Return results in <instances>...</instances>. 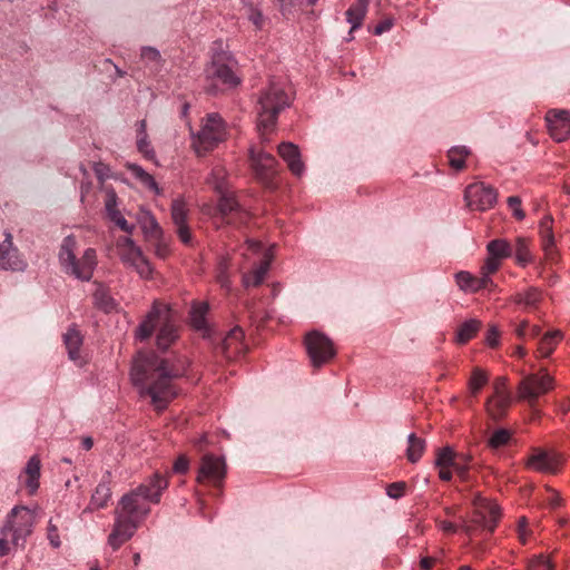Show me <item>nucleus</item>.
Instances as JSON below:
<instances>
[{
    "instance_id": "dca6fc26",
    "label": "nucleus",
    "mask_w": 570,
    "mask_h": 570,
    "mask_svg": "<svg viewBox=\"0 0 570 570\" xmlns=\"http://www.w3.org/2000/svg\"><path fill=\"white\" fill-rule=\"evenodd\" d=\"M4 239L0 243V269L22 272L27 267L26 261L19 255L17 247L13 246L12 235L4 233Z\"/></svg>"
},
{
    "instance_id": "338daca9",
    "label": "nucleus",
    "mask_w": 570,
    "mask_h": 570,
    "mask_svg": "<svg viewBox=\"0 0 570 570\" xmlns=\"http://www.w3.org/2000/svg\"><path fill=\"white\" fill-rule=\"evenodd\" d=\"M189 468V461L185 455H180L174 463L173 470L176 473H186Z\"/></svg>"
},
{
    "instance_id": "3c124183",
    "label": "nucleus",
    "mask_w": 570,
    "mask_h": 570,
    "mask_svg": "<svg viewBox=\"0 0 570 570\" xmlns=\"http://www.w3.org/2000/svg\"><path fill=\"white\" fill-rule=\"evenodd\" d=\"M510 440V433L505 429H499L491 435L489 444L492 448H500L505 445Z\"/></svg>"
},
{
    "instance_id": "bb28decb",
    "label": "nucleus",
    "mask_w": 570,
    "mask_h": 570,
    "mask_svg": "<svg viewBox=\"0 0 570 570\" xmlns=\"http://www.w3.org/2000/svg\"><path fill=\"white\" fill-rule=\"evenodd\" d=\"M371 0H356L345 12L346 21L351 24L348 33L352 35L362 26L367 13Z\"/></svg>"
},
{
    "instance_id": "412c9836",
    "label": "nucleus",
    "mask_w": 570,
    "mask_h": 570,
    "mask_svg": "<svg viewBox=\"0 0 570 570\" xmlns=\"http://www.w3.org/2000/svg\"><path fill=\"white\" fill-rule=\"evenodd\" d=\"M272 258V252H265L259 263L255 265L248 273H244L242 278L243 286L246 288L259 286L264 282L269 271Z\"/></svg>"
},
{
    "instance_id": "5fc2aeb1",
    "label": "nucleus",
    "mask_w": 570,
    "mask_h": 570,
    "mask_svg": "<svg viewBox=\"0 0 570 570\" xmlns=\"http://www.w3.org/2000/svg\"><path fill=\"white\" fill-rule=\"evenodd\" d=\"M508 206L512 210V215L518 220H522L525 217L523 209L521 208V199L518 196H510L508 198Z\"/></svg>"
},
{
    "instance_id": "de8ad7c7",
    "label": "nucleus",
    "mask_w": 570,
    "mask_h": 570,
    "mask_svg": "<svg viewBox=\"0 0 570 570\" xmlns=\"http://www.w3.org/2000/svg\"><path fill=\"white\" fill-rule=\"evenodd\" d=\"M543 568L544 570H554V563L543 554L533 556L528 562V570H539Z\"/></svg>"
},
{
    "instance_id": "e433bc0d",
    "label": "nucleus",
    "mask_w": 570,
    "mask_h": 570,
    "mask_svg": "<svg viewBox=\"0 0 570 570\" xmlns=\"http://www.w3.org/2000/svg\"><path fill=\"white\" fill-rule=\"evenodd\" d=\"M513 247V254L515 256V262L519 266H527L533 259V256L529 248V243L523 237H518L515 239V244Z\"/></svg>"
},
{
    "instance_id": "052dcab7",
    "label": "nucleus",
    "mask_w": 570,
    "mask_h": 570,
    "mask_svg": "<svg viewBox=\"0 0 570 570\" xmlns=\"http://www.w3.org/2000/svg\"><path fill=\"white\" fill-rule=\"evenodd\" d=\"M176 233H177L178 238L180 239V242L183 244H185V245H190L191 244L193 236H191V232L189 229V226L187 224L177 225L176 226Z\"/></svg>"
},
{
    "instance_id": "603ef678",
    "label": "nucleus",
    "mask_w": 570,
    "mask_h": 570,
    "mask_svg": "<svg viewBox=\"0 0 570 570\" xmlns=\"http://www.w3.org/2000/svg\"><path fill=\"white\" fill-rule=\"evenodd\" d=\"M108 218L122 232L127 233L128 235L132 234L135 226L129 224L119 210L109 215Z\"/></svg>"
},
{
    "instance_id": "4468645a",
    "label": "nucleus",
    "mask_w": 570,
    "mask_h": 570,
    "mask_svg": "<svg viewBox=\"0 0 570 570\" xmlns=\"http://www.w3.org/2000/svg\"><path fill=\"white\" fill-rule=\"evenodd\" d=\"M498 193L482 181L470 184L464 191L466 206L472 210H488L497 203Z\"/></svg>"
},
{
    "instance_id": "a19ab883",
    "label": "nucleus",
    "mask_w": 570,
    "mask_h": 570,
    "mask_svg": "<svg viewBox=\"0 0 570 570\" xmlns=\"http://www.w3.org/2000/svg\"><path fill=\"white\" fill-rule=\"evenodd\" d=\"M458 287L465 293H476L478 281L470 272L461 271L454 275Z\"/></svg>"
},
{
    "instance_id": "a18cd8bd",
    "label": "nucleus",
    "mask_w": 570,
    "mask_h": 570,
    "mask_svg": "<svg viewBox=\"0 0 570 570\" xmlns=\"http://www.w3.org/2000/svg\"><path fill=\"white\" fill-rule=\"evenodd\" d=\"M489 376L488 374L479 368L475 367L472 371L471 377L469 380V390L472 395H476L481 389L488 383Z\"/></svg>"
},
{
    "instance_id": "37998d69",
    "label": "nucleus",
    "mask_w": 570,
    "mask_h": 570,
    "mask_svg": "<svg viewBox=\"0 0 570 570\" xmlns=\"http://www.w3.org/2000/svg\"><path fill=\"white\" fill-rule=\"evenodd\" d=\"M208 183L214 187L217 194L226 191V170L222 166H216L213 168L210 176L208 177Z\"/></svg>"
},
{
    "instance_id": "f03ea898",
    "label": "nucleus",
    "mask_w": 570,
    "mask_h": 570,
    "mask_svg": "<svg viewBox=\"0 0 570 570\" xmlns=\"http://www.w3.org/2000/svg\"><path fill=\"white\" fill-rule=\"evenodd\" d=\"M167 487V479L155 473L145 483L122 495L115 510V524L108 537V544L112 550L119 549L131 539L139 524L149 514V503H158L161 492Z\"/></svg>"
},
{
    "instance_id": "69168bd1",
    "label": "nucleus",
    "mask_w": 570,
    "mask_h": 570,
    "mask_svg": "<svg viewBox=\"0 0 570 570\" xmlns=\"http://www.w3.org/2000/svg\"><path fill=\"white\" fill-rule=\"evenodd\" d=\"M155 240V255L163 259L166 258L170 252L169 245L164 240L163 236Z\"/></svg>"
},
{
    "instance_id": "f3484780",
    "label": "nucleus",
    "mask_w": 570,
    "mask_h": 570,
    "mask_svg": "<svg viewBox=\"0 0 570 570\" xmlns=\"http://www.w3.org/2000/svg\"><path fill=\"white\" fill-rule=\"evenodd\" d=\"M252 166L256 173V176L264 183H267L277 173V160L276 158L264 150H256L255 147L249 149Z\"/></svg>"
},
{
    "instance_id": "0eeeda50",
    "label": "nucleus",
    "mask_w": 570,
    "mask_h": 570,
    "mask_svg": "<svg viewBox=\"0 0 570 570\" xmlns=\"http://www.w3.org/2000/svg\"><path fill=\"white\" fill-rule=\"evenodd\" d=\"M35 523L36 510L17 505L7 515L1 534L10 537V542L14 547H23L26 539L32 533Z\"/></svg>"
},
{
    "instance_id": "6e6552de",
    "label": "nucleus",
    "mask_w": 570,
    "mask_h": 570,
    "mask_svg": "<svg viewBox=\"0 0 570 570\" xmlns=\"http://www.w3.org/2000/svg\"><path fill=\"white\" fill-rule=\"evenodd\" d=\"M226 135V124L222 116L217 112L207 114L193 140L196 154L203 156L213 150L225 140Z\"/></svg>"
},
{
    "instance_id": "39448f33",
    "label": "nucleus",
    "mask_w": 570,
    "mask_h": 570,
    "mask_svg": "<svg viewBox=\"0 0 570 570\" xmlns=\"http://www.w3.org/2000/svg\"><path fill=\"white\" fill-rule=\"evenodd\" d=\"M157 327L156 343L158 348L165 351L178 338V330L171 309L166 304L155 302L150 312L137 327L136 337L145 341Z\"/></svg>"
},
{
    "instance_id": "13d9d810",
    "label": "nucleus",
    "mask_w": 570,
    "mask_h": 570,
    "mask_svg": "<svg viewBox=\"0 0 570 570\" xmlns=\"http://www.w3.org/2000/svg\"><path fill=\"white\" fill-rule=\"evenodd\" d=\"M47 538L53 548L60 547L61 541L59 538L58 528L52 523L51 520L48 523Z\"/></svg>"
},
{
    "instance_id": "a211bd4d",
    "label": "nucleus",
    "mask_w": 570,
    "mask_h": 570,
    "mask_svg": "<svg viewBox=\"0 0 570 570\" xmlns=\"http://www.w3.org/2000/svg\"><path fill=\"white\" fill-rule=\"evenodd\" d=\"M551 137L558 141L570 138V112L567 110H550L546 116Z\"/></svg>"
},
{
    "instance_id": "9b49d317",
    "label": "nucleus",
    "mask_w": 570,
    "mask_h": 570,
    "mask_svg": "<svg viewBox=\"0 0 570 570\" xmlns=\"http://www.w3.org/2000/svg\"><path fill=\"white\" fill-rule=\"evenodd\" d=\"M554 389V379L546 368H540L537 373L525 375L518 385V396L527 401L530 405L543 394Z\"/></svg>"
},
{
    "instance_id": "cd10ccee",
    "label": "nucleus",
    "mask_w": 570,
    "mask_h": 570,
    "mask_svg": "<svg viewBox=\"0 0 570 570\" xmlns=\"http://www.w3.org/2000/svg\"><path fill=\"white\" fill-rule=\"evenodd\" d=\"M137 149L147 159L157 163L156 153L147 134V121L145 119L137 122Z\"/></svg>"
},
{
    "instance_id": "5701e85b",
    "label": "nucleus",
    "mask_w": 570,
    "mask_h": 570,
    "mask_svg": "<svg viewBox=\"0 0 570 570\" xmlns=\"http://www.w3.org/2000/svg\"><path fill=\"white\" fill-rule=\"evenodd\" d=\"M41 463L37 455L31 456L20 474V481L24 484L30 495L39 489Z\"/></svg>"
},
{
    "instance_id": "4d7b16f0",
    "label": "nucleus",
    "mask_w": 570,
    "mask_h": 570,
    "mask_svg": "<svg viewBox=\"0 0 570 570\" xmlns=\"http://www.w3.org/2000/svg\"><path fill=\"white\" fill-rule=\"evenodd\" d=\"M517 532H518L519 541L522 544H525L528 537L531 534V531L528 529V520L525 517H522L519 519Z\"/></svg>"
},
{
    "instance_id": "6e6d98bb",
    "label": "nucleus",
    "mask_w": 570,
    "mask_h": 570,
    "mask_svg": "<svg viewBox=\"0 0 570 570\" xmlns=\"http://www.w3.org/2000/svg\"><path fill=\"white\" fill-rule=\"evenodd\" d=\"M406 484L405 482H394L387 485L386 494L392 499H400L404 495Z\"/></svg>"
},
{
    "instance_id": "2eb2a0df",
    "label": "nucleus",
    "mask_w": 570,
    "mask_h": 570,
    "mask_svg": "<svg viewBox=\"0 0 570 570\" xmlns=\"http://www.w3.org/2000/svg\"><path fill=\"white\" fill-rule=\"evenodd\" d=\"M225 474L226 464L224 458L209 453L202 458L197 475L198 482H209L214 485H219L224 480Z\"/></svg>"
},
{
    "instance_id": "f8f14e48",
    "label": "nucleus",
    "mask_w": 570,
    "mask_h": 570,
    "mask_svg": "<svg viewBox=\"0 0 570 570\" xmlns=\"http://www.w3.org/2000/svg\"><path fill=\"white\" fill-rule=\"evenodd\" d=\"M563 464V458L554 450L532 448L524 459V466L538 473L557 474Z\"/></svg>"
},
{
    "instance_id": "9d476101",
    "label": "nucleus",
    "mask_w": 570,
    "mask_h": 570,
    "mask_svg": "<svg viewBox=\"0 0 570 570\" xmlns=\"http://www.w3.org/2000/svg\"><path fill=\"white\" fill-rule=\"evenodd\" d=\"M116 248L121 263L132 268L140 277L149 278L153 275V267L144 255L141 248L129 236H121L117 239Z\"/></svg>"
},
{
    "instance_id": "ea45409f",
    "label": "nucleus",
    "mask_w": 570,
    "mask_h": 570,
    "mask_svg": "<svg viewBox=\"0 0 570 570\" xmlns=\"http://www.w3.org/2000/svg\"><path fill=\"white\" fill-rule=\"evenodd\" d=\"M470 155V149L465 146H455L448 151L449 164L452 168L461 170L465 166V158Z\"/></svg>"
},
{
    "instance_id": "4c0bfd02",
    "label": "nucleus",
    "mask_w": 570,
    "mask_h": 570,
    "mask_svg": "<svg viewBox=\"0 0 570 570\" xmlns=\"http://www.w3.org/2000/svg\"><path fill=\"white\" fill-rule=\"evenodd\" d=\"M208 312L207 303H195L190 309V323L194 328L204 331L207 328L206 315Z\"/></svg>"
},
{
    "instance_id": "58836bf2",
    "label": "nucleus",
    "mask_w": 570,
    "mask_h": 570,
    "mask_svg": "<svg viewBox=\"0 0 570 570\" xmlns=\"http://www.w3.org/2000/svg\"><path fill=\"white\" fill-rule=\"evenodd\" d=\"M230 259L227 256L220 257L217 268H216V281L220 285L222 288L226 291H230L232 281H230Z\"/></svg>"
},
{
    "instance_id": "c756f323",
    "label": "nucleus",
    "mask_w": 570,
    "mask_h": 570,
    "mask_svg": "<svg viewBox=\"0 0 570 570\" xmlns=\"http://www.w3.org/2000/svg\"><path fill=\"white\" fill-rule=\"evenodd\" d=\"M126 168L131 173L134 178L137 179L145 188H147L155 195L161 194V189L159 188L154 176L147 173L141 166L134 163H127Z\"/></svg>"
},
{
    "instance_id": "0e129e2a",
    "label": "nucleus",
    "mask_w": 570,
    "mask_h": 570,
    "mask_svg": "<svg viewBox=\"0 0 570 570\" xmlns=\"http://www.w3.org/2000/svg\"><path fill=\"white\" fill-rule=\"evenodd\" d=\"M500 265L501 261L488 255V258L485 259L483 266L481 267V272L492 275L500 268Z\"/></svg>"
},
{
    "instance_id": "f257e3e1",
    "label": "nucleus",
    "mask_w": 570,
    "mask_h": 570,
    "mask_svg": "<svg viewBox=\"0 0 570 570\" xmlns=\"http://www.w3.org/2000/svg\"><path fill=\"white\" fill-rule=\"evenodd\" d=\"M186 371L187 362L180 357L138 356L130 376L140 395L150 397L155 409L161 411L177 395L174 382L184 376Z\"/></svg>"
},
{
    "instance_id": "423d86ee",
    "label": "nucleus",
    "mask_w": 570,
    "mask_h": 570,
    "mask_svg": "<svg viewBox=\"0 0 570 570\" xmlns=\"http://www.w3.org/2000/svg\"><path fill=\"white\" fill-rule=\"evenodd\" d=\"M76 250L77 240L75 236H66L60 245L58 254L59 263L66 274L82 282H89L98 263L96 249H85L80 258H77Z\"/></svg>"
},
{
    "instance_id": "774afa93",
    "label": "nucleus",
    "mask_w": 570,
    "mask_h": 570,
    "mask_svg": "<svg viewBox=\"0 0 570 570\" xmlns=\"http://www.w3.org/2000/svg\"><path fill=\"white\" fill-rule=\"evenodd\" d=\"M550 497L548 498V504L552 508H559L562 504V498L559 492L556 490L548 488Z\"/></svg>"
},
{
    "instance_id": "bf43d9fd",
    "label": "nucleus",
    "mask_w": 570,
    "mask_h": 570,
    "mask_svg": "<svg viewBox=\"0 0 570 570\" xmlns=\"http://www.w3.org/2000/svg\"><path fill=\"white\" fill-rule=\"evenodd\" d=\"M500 394H511V392L508 389V380L505 376H499L493 382V394L492 395H500Z\"/></svg>"
},
{
    "instance_id": "aec40b11",
    "label": "nucleus",
    "mask_w": 570,
    "mask_h": 570,
    "mask_svg": "<svg viewBox=\"0 0 570 570\" xmlns=\"http://www.w3.org/2000/svg\"><path fill=\"white\" fill-rule=\"evenodd\" d=\"M279 157L287 164L291 173L297 177L302 176L305 166L301 159V153L296 145L293 142H282L277 147Z\"/></svg>"
},
{
    "instance_id": "2f4dec72",
    "label": "nucleus",
    "mask_w": 570,
    "mask_h": 570,
    "mask_svg": "<svg viewBox=\"0 0 570 570\" xmlns=\"http://www.w3.org/2000/svg\"><path fill=\"white\" fill-rule=\"evenodd\" d=\"M562 337L563 334L559 330L546 333L539 341L538 351L540 355L542 357L550 356Z\"/></svg>"
},
{
    "instance_id": "20e7f679",
    "label": "nucleus",
    "mask_w": 570,
    "mask_h": 570,
    "mask_svg": "<svg viewBox=\"0 0 570 570\" xmlns=\"http://www.w3.org/2000/svg\"><path fill=\"white\" fill-rule=\"evenodd\" d=\"M240 81L236 59L223 48L222 40L215 41L210 63L205 69L206 90L210 94H217L236 88Z\"/></svg>"
},
{
    "instance_id": "79ce46f5",
    "label": "nucleus",
    "mask_w": 570,
    "mask_h": 570,
    "mask_svg": "<svg viewBox=\"0 0 570 570\" xmlns=\"http://www.w3.org/2000/svg\"><path fill=\"white\" fill-rule=\"evenodd\" d=\"M459 455L460 453L455 452L451 446H444L438 450L434 464L435 466L452 469L455 458H460Z\"/></svg>"
},
{
    "instance_id": "ddd939ff",
    "label": "nucleus",
    "mask_w": 570,
    "mask_h": 570,
    "mask_svg": "<svg viewBox=\"0 0 570 570\" xmlns=\"http://www.w3.org/2000/svg\"><path fill=\"white\" fill-rule=\"evenodd\" d=\"M305 345L314 367L322 366L335 356L332 341L317 331H313L306 335Z\"/></svg>"
},
{
    "instance_id": "4be33fe9",
    "label": "nucleus",
    "mask_w": 570,
    "mask_h": 570,
    "mask_svg": "<svg viewBox=\"0 0 570 570\" xmlns=\"http://www.w3.org/2000/svg\"><path fill=\"white\" fill-rule=\"evenodd\" d=\"M539 233L541 237L542 249L549 261H554L556 238L553 234V218L550 215L544 216L539 224Z\"/></svg>"
},
{
    "instance_id": "f704fd0d",
    "label": "nucleus",
    "mask_w": 570,
    "mask_h": 570,
    "mask_svg": "<svg viewBox=\"0 0 570 570\" xmlns=\"http://www.w3.org/2000/svg\"><path fill=\"white\" fill-rule=\"evenodd\" d=\"M488 255L499 261L508 258L513 254L512 245L505 239H493L487 245Z\"/></svg>"
},
{
    "instance_id": "c85d7f7f",
    "label": "nucleus",
    "mask_w": 570,
    "mask_h": 570,
    "mask_svg": "<svg viewBox=\"0 0 570 570\" xmlns=\"http://www.w3.org/2000/svg\"><path fill=\"white\" fill-rule=\"evenodd\" d=\"M218 210L223 218L234 213L239 215L242 222L247 218V213L242 210L238 202L234 197V194L228 189L219 193Z\"/></svg>"
},
{
    "instance_id": "c9c22d12",
    "label": "nucleus",
    "mask_w": 570,
    "mask_h": 570,
    "mask_svg": "<svg viewBox=\"0 0 570 570\" xmlns=\"http://www.w3.org/2000/svg\"><path fill=\"white\" fill-rule=\"evenodd\" d=\"M425 450V440L416 436L414 433L407 436L406 456L412 463L417 462Z\"/></svg>"
},
{
    "instance_id": "b1692460",
    "label": "nucleus",
    "mask_w": 570,
    "mask_h": 570,
    "mask_svg": "<svg viewBox=\"0 0 570 570\" xmlns=\"http://www.w3.org/2000/svg\"><path fill=\"white\" fill-rule=\"evenodd\" d=\"M243 338L244 331L239 326H235L228 332V334L224 337L222 343V347L227 357L237 356L245 351Z\"/></svg>"
},
{
    "instance_id": "7ed1b4c3",
    "label": "nucleus",
    "mask_w": 570,
    "mask_h": 570,
    "mask_svg": "<svg viewBox=\"0 0 570 570\" xmlns=\"http://www.w3.org/2000/svg\"><path fill=\"white\" fill-rule=\"evenodd\" d=\"M291 95L286 90L285 82L277 78H272L268 83L261 89L256 102L257 131L262 142L268 141L271 134L277 122L278 115L289 107Z\"/></svg>"
},
{
    "instance_id": "e2e57ef3",
    "label": "nucleus",
    "mask_w": 570,
    "mask_h": 570,
    "mask_svg": "<svg viewBox=\"0 0 570 570\" xmlns=\"http://www.w3.org/2000/svg\"><path fill=\"white\" fill-rule=\"evenodd\" d=\"M499 338L500 332L498 327L495 325H490V327L487 331L485 343L491 347H495L499 345Z\"/></svg>"
},
{
    "instance_id": "09e8293b",
    "label": "nucleus",
    "mask_w": 570,
    "mask_h": 570,
    "mask_svg": "<svg viewBox=\"0 0 570 570\" xmlns=\"http://www.w3.org/2000/svg\"><path fill=\"white\" fill-rule=\"evenodd\" d=\"M394 24V19L390 16L382 17L377 22L368 27V30L376 36L389 32Z\"/></svg>"
},
{
    "instance_id": "72a5a7b5",
    "label": "nucleus",
    "mask_w": 570,
    "mask_h": 570,
    "mask_svg": "<svg viewBox=\"0 0 570 570\" xmlns=\"http://www.w3.org/2000/svg\"><path fill=\"white\" fill-rule=\"evenodd\" d=\"M480 328L481 322L475 318L463 322L456 331L455 342L461 345L468 343L475 336Z\"/></svg>"
},
{
    "instance_id": "a878e982",
    "label": "nucleus",
    "mask_w": 570,
    "mask_h": 570,
    "mask_svg": "<svg viewBox=\"0 0 570 570\" xmlns=\"http://www.w3.org/2000/svg\"><path fill=\"white\" fill-rule=\"evenodd\" d=\"M137 223L146 238L158 239L163 236V229L160 225L149 210L140 209L137 214Z\"/></svg>"
},
{
    "instance_id": "8fccbe9b",
    "label": "nucleus",
    "mask_w": 570,
    "mask_h": 570,
    "mask_svg": "<svg viewBox=\"0 0 570 570\" xmlns=\"http://www.w3.org/2000/svg\"><path fill=\"white\" fill-rule=\"evenodd\" d=\"M246 16H247L248 20L255 26L256 31L264 30V27L266 24V19L263 17L262 12L258 9H256L254 7H248L246 9Z\"/></svg>"
},
{
    "instance_id": "1a4fd4ad",
    "label": "nucleus",
    "mask_w": 570,
    "mask_h": 570,
    "mask_svg": "<svg viewBox=\"0 0 570 570\" xmlns=\"http://www.w3.org/2000/svg\"><path fill=\"white\" fill-rule=\"evenodd\" d=\"M473 514L470 522L464 521L461 525L468 535H473L476 528L492 532L500 519V508L493 501L476 494L473 499Z\"/></svg>"
},
{
    "instance_id": "473e14b6",
    "label": "nucleus",
    "mask_w": 570,
    "mask_h": 570,
    "mask_svg": "<svg viewBox=\"0 0 570 570\" xmlns=\"http://www.w3.org/2000/svg\"><path fill=\"white\" fill-rule=\"evenodd\" d=\"M63 341L68 351L69 358L79 360V351L82 345V336L78 330L70 327L63 335Z\"/></svg>"
},
{
    "instance_id": "680f3d73",
    "label": "nucleus",
    "mask_w": 570,
    "mask_h": 570,
    "mask_svg": "<svg viewBox=\"0 0 570 570\" xmlns=\"http://www.w3.org/2000/svg\"><path fill=\"white\" fill-rule=\"evenodd\" d=\"M105 208L107 216L118 212L117 209V195L114 190H108L106 194Z\"/></svg>"
},
{
    "instance_id": "49530a36",
    "label": "nucleus",
    "mask_w": 570,
    "mask_h": 570,
    "mask_svg": "<svg viewBox=\"0 0 570 570\" xmlns=\"http://www.w3.org/2000/svg\"><path fill=\"white\" fill-rule=\"evenodd\" d=\"M460 458H455L453 470L463 481L468 479L471 456L465 453H460Z\"/></svg>"
},
{
    "instance_id": "7c9ffc66",
    "label": "nucleus",
    "mask_w": 570,
    "mask_h": 570,
    "mask_svg": "<svg viewBox=\"0 0 570 570\" xmlns=\"http://www.w3.org/2000/svg\"><path fill=\"white\" fill-rule=\"evenodd\" d=\"M541 299L542 293L537 287H529L525 291L518 292L512 297V302L522 306L524 309L537 308Z\"/></svg>"
},
{
    "instance_id": "393cba45",
    "label": "nucleus",
    "mask_w": 570,
    "mask_h": 570,
    "mask_svg": "<svg viewBox=\"0 0 570 570\" xmlns=\"http://www.w3.org/2000/svg\"><path fill=\"white\" fill-rule=\"evenodd\" d=\"M511 403V394L491 395L485 402V410L492 420L498 421L507 414Z\"/></svg>"
},
{
    "instance_id": "864d4df0",
    "label": "nucleus",
    "mask_w": 570,
    "mask_h": 570,
    "mask_svg": "<svg viewBox=\"0 0 570 570\" xmlns=\"http://www.w3.org/2000/svg\"><path fill=\"white\" fill-rule=\"evenodd\" d=\"M284 16L292 14L302 8L304 0H275Z\"/></svg>"
},
{
    "instance_id": "6ab92c4d",
    "label": "nucleus",
    "mask_w": 570,
    "mask_h": 570,
    "mask_svg": "<svg viewBox=\"0 0 570 570\" xmlns=\"http://www.w3.org/2000/svg\"><path fill=\"white\" fill-rule=\"evenodd\" d=\"M110 482L111 474L107 471L91 494L90 501L83 510V513L95 512L100 509H105L108 505V502L111 499Z\"/></svg>"
},
{
    "instance_id": "c03bdc74",
    "label": "nucleus",
    "mask_w": 570,
    "mask_h": 570,
    "mask_svg": "<svg viewBox=\"0 0 570 570\" xmlns=\"http://www.w3.org/2000/svg\"><path fill=\"white\" fill-rule=\"evenodd\" d=\"M188 208L183 199H175L171 204V219L175 226L187 224Z\"/></svg>"
}]
</instances>
